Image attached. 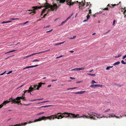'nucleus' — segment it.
Returning <instances> with one entry per match:
<instances>
[{
    "mask_svg": "<svg viewBox=\"0 0 126 126\" xmlns=\"http://www.w3.org/2000/svg\"><path fill=\"white\" fill-rule=\"evenodd\" d=\"M115 20H114L113 22V25H115Z\"/></svg>",
    "mask_w": 126,
    "mask_h": 126,
    "instance_id": "nucleus-53",
    "label": "nucleus"
},
{
    "mask_svg": "<svg viewBox=\"0 0 126 126\" xmlns=\"http://www.w3.org/2000/svg\"><path fill=\"white\" fill-rule=\"evenodd\" d=\"M121 63L122 64H126V62H125L123 60H122L121 61Z\"/></svg>",
    "mask_w": 126,
    "mask_h": 126,
    "instance_id": "nucleus-39",
    "label": "nucleus"
},
{
    "mask_svg": "<svg viewBox=\"0 0 126 126\" xmlns=\"http://www.w3.org/2000/svg\"><path fill=\"white\" fill-rule=\"evenodd\" d=\"M44 113V112H41V113H38V114H36V115H40L42 114H43V113Z\"/></svg>",
    "mask_w": 126,
    "mask_h": 126,
    "instance_id": "nucleus-46",
    "label": "nucleus"
},
{
    "mask_svg": "<svg viewBox=\"0 0 126 126\" xmlns=\"http://www.w3.org/2000/svg\"><path fill=\"white\" fill-rule=\"evenodd\" d=\"M66 1V2H67V4L71 6L74 3L71 1V0H67Z\"/></svg>",
    "mask_w": 126,
    "mask_h": 126,
    "instance_id": "nucleus-5",
    "label": "nucleus"
},
{
    "mask_svg": "<svg viewBox=\"0 0 126 126\" xmlns=\"http://www.w3.org/2000/svg\"><path fill=\"white\" fill-rule=\"evenodd\" d=\"M88 115H89V117H90V116H95V115L94 114H91L90 113H88Z\"/></svg>",
    "mask_w": 126,
    "mask_h": 126,
    "instance_id": "nucleus-40",
    "label": "nucleus"
},
{
    "mask_svg": "<svg viewBox=\"0 0 126 126\" xmlns=\"http://www.w3.org/2000/svg\"><path fill=\"white\" fill-rule=\"evenodd\" d=\"M76 37V36H73V37L69 38V39H74Z\"/></svg>",
    "mask_w": 126,
    "mask_h": 126,
    "instance_id": "nucleus-41",
    "label": "nucleus"
},
{
    "mask_svg": "<svg viewBox=\"0 0 126 126\" xmlns=\"http://www.w3.org/2000/svg\"><path fill=\"white\" fill-rule=\"evenodd\" d=\"M113 67V66H108L106 68V70H108L110 69V68H112Z\"/></svg>",
    "mask_w": 126,
    "mask_h": 126,
    "instance_id": "nucleus-36",
    "label": "nucleus"
},
{
    "mask_svg": "<svg viewBox=\"0 0 126 126\" xmlns=\"http://www.w3.org/2000/svg\"><path fill=\"white\" fill-rule=\"evenodd\" d=\"M122 56V54H119L118 55V57H120Z\"/></svg>",
    "mask_w": 126,
    "mask_h": 126,
    "instance_id": "nucleus-60",
    "label": "nucleus"
},
{
    "mask_svg": "<svg viewBox=\"0 0 126 126\" xmlns=\"http://www.w3.org/2000/svg\"><path fill=\"white\" fill-rule=\"evenodd\" d=\"M90 18V16L89 15V14H88L87 16V20H88V19Z\"/></svg>",
    "mask_w": 126,
    "mask_h": 126,
    "instance_id": "nucleus-43",
    "label": "nucleus"
},
{
    "mask_svg": "<svg viewBox=\"0 0 126 126\" xmlns=\"http://www.w3.org/2000/svg\"><path fill=\"white\" fill-rule=\"evenodd\" d=\"M43 84V83L40 82L38 84V85L37 86V88L36 89L38 90L41 87L42 85Z\"/></svg>",
    "mask_w": 126,
    "mask_h": 126,
    "instance_id": "nucleus-12",
    "label": "nucleus"
},
{
    "mask_svg": "<svg viewBox=\"0 0 126 126\" xmlns=\"http://www.w3.org/2000/svg\"><path fill=\"white\" fill-rule=\"evenodd\" d=\"M82 82V81H78V82H76V83H80L81 82Z\"/></svg>",
    "mask_w": 126,
    "mask_h": 126,
    "instance_id": "nucleus-58",
    "label": "nucleus"
},
{
    "mask_svg": "<svg viewBox=\"0 0 126 126\" xmlns=\"http://www.w3.org/2000/svg\"><path fill=\"white\" fill-rule=\"evenodd\" d=\"M126 55H125L124 56H123V57L122 58L123 59H125L126 58Z\"/></svg>",
    "mask_w": 126,
    "mask_h": 126,
    "instance_id": "nucleus-59",
    "label": "nucleus"
},
{
    "mask_svg": "<svg viewBox=\"0 0 126 126\" xmlns=\"http://www.w3.org/2000/svg\"><path fill=\"white\" fill-rule=\"evenodd\" d=\"M38 66V65H32V66H26V68L27 69V68H32V67H36Z\"/></svg>",
    "mask_w": 126,
    "mask_h": 126,
    "instance_id": "nucleus-15",
    "label": "nucleus"
},
{
    "mask_svg": "<svg viewBox=\"0 0 126 126\" xmlns=\"http://www.w3.org/2000/svg\"><path fill=\"white\" fill-rule=\"evenodd\" d=\"M85 116V117L87 118H89V116H88L87 115H83V116H82L80 117L78 116V118H81V117H83L84 116Z\"/></svg>",
    "mask_w": 126,
    "mask_h": 126,
    "instance_id": "nucleus-18",
    "label": "nucleus"
},
{
    "mask_svg": "<svg viewBox=\"0 0 126 126\" xmlns=\"http://www.w3.org/2000/svg\"><path fill=\"white\" fill-rule=\"evenodd\" d=\"M96 85H97L96 86V87H101L102 86V85H100L99 84H97Z\"/></svg>",
    "mask_w": 126,
    "mask_h": 126,
    "instance_id": "nucleus-50",
    "label": "nucleus"
},
{
    "mask_svg": "<svg viewBox=\"0 0 126 126\" xmlns=\"http://www.w3.org/2000/svg\"><path fill=\"white\" fill-rule=\"evenodd\" d=\"M53 116L54 115H52L50 116H48L47 117L43 116L41 118L40 117L38 119L35 120L33 122H36L38 121H40L42 120H45L46 119H51V118H52V116Z\"/></svg>",
    "mask_w": 126,
    "mask_h": 126,
    "instance_id": "nucleus-2",
    "label": "nucleus"
},
{
    "mask_svg": "<svg viewBox=\"0 0 126 126\" xmlns=\"http://www.w3.org/2000/svg\"><path fill=\"white\" fill-rule=\"evenodd\" d=\"M20 97V98H18L19 100L20 99H22L23 100H25V98L24 97V96L22 95V97Z\"/></svg>",
    "mask_w": 126,
    "mask_h": 126,
    "instance_id": "nucleus-22",
    "label": "nucleus"
},
{
    "mask_svg": "<svg viewBox=\"0 0 126 126\" xmlns=\"http://www.w3.org/2000/svg\"><path fill=\"white\" fill-rule=\"evenodd\" d=\"M79 3L81 4L82 6H85V3H84L83 1H82L81 2H79Z\"/></svg>",
    "mask_w": 126,
    "mask_h": 126,
    "instance_id": "nucleus-19",
    "label": "nucleus"
},
{
    "mask_svg": "<svg viewBox=\"0 0 126 126\" xmlns=\"http://www.w3.org/2000/svg\"><path fill=\"white\" fill-rule=\"evenodd\" d=\"M32 86H31L29 88V90H28V93L30 92L31 91H32L33 90H34V88H33V87H32Z\"/></svg>",
    "mask_w": 126,
    "mask_h": 126,
    "instance_id": "nucleus-8",
    "label": "nucleus"
},
{
    "mask_svg": "<svg viewBox=\"0 0 126 126\" xmlns=\"http://www.w3.org/2000/svg\"><path fill=\"white\" fill-rule=\"evenodd\" d=\"M66 22L67 21L65 20L64 21L62 22L61 24L59 25V26L63 25V24Z\"/></svg>",
    "mask_w": 126,
    "mask_h": 126,
    "instance_id": "nucleus-30",
    "label": "nucleus"
},
{
    "mask_svg": "<svg viewBox=\"0 0 126 126\" xmlns=\"http://www.w3.org/2000/svg\"><path fill=\"white\" fill-rule=\"evenodd\" d=\"M12 21H3L1 22V24H4V23H9L11 22H12Z\"/></svg>",
    "mask_w": 126,
    "mask_h": 126,
    "instance_id": "nucleus-25",
    "label": "nucleus"
},
{
    "mask_svg": "<svg viewBox=\"0 0 126 126\" xmlns=\"http://www.w3.org/2000/svg\"><path fill=\"white\" fill-rule=\"evenodd\" d=\"M93 116H90V117H89V118H90L91 119H93L94 120H95L96 119Z\"/></svg>",
    "mask_w": 126,
    "mask_h": 126,
    "instance_id": "nucleus-29",
    "label": "nucleus"
},
{
    "mask_svg": "<svg viewBox=\"0 0 126 126\" xmlns=\"http://www.w3.org/2000/svg\"><path fill=\"white\" fill-rule=\"evenodd\" d=\"M39 61V60H37H37H34L32 61V62H35L36 61Z\"/></svg>",
    "mask_w": 126,
    "mask_h": 126,
    "instance_id": "nucleus-49",
    "label": "nucleus"
},
{
    "mask_svg": "<svg viewBox=\"0 0 126 126\" xmlns=\"http://www.w3.org/2000/svg\"><path fill=\"white\" fill-rule=\"evenodd\" d=\"M90 3V2H87V5H86V6L87 7L88 5H89V4Z\"/></svg>",
    "mask_w": 126,
    "mask_h": 126,
    "instance_id": "nucleus-64",
    "label": "nucleus"
},
{
    "mask_svg": "<svg viewBox=\"0 0 126 126\" xmlns=\"http://www.w3.org/2000/svg\"><path fill=\"white\" fill-rule=\"evenodd\" d=\"M120 62L119 61H118L117 62H116L115 63H114L113 64V66H115V65H119V64H120Z\"/></svg>",
    "mask_w": 126,
    "mask_h": 126,
    "instance_id": "nucleus-20",
    "label": "nucleus"
},
{
    "mask_svg": "<svg viewBox=\"0 0 126 126\" xmlns=\"http://www.w3.org/2000/svg\"><path fill=\"white\" fill-rule=\"evenodd\" d=\"M16 50H12V51H8V52H5V54H6L7 53H9L12 52H13L15 51H16Z\"/></svg>",
    "mask_w": 126,
    "mask_h": 126,
    "instance_id": "nucleus-27",
    "label": "nucleus"
},
{
    "mask_svg": "<svg viewBox=\"0 0 126 126\" xmlns=\"http://www.w3.org/2000/svg\"><path fill=\"white\" fill-rule=\"evenodd\" d=\"M61 117H58H58H57L56 116H53V117H52V119H54L55 118H57L58 119H60V118Z\"/></svg>",
    "mask_w": 126,
    "mask_h": 126,
    "instance_id": "nucleus-26",
    "label": "nucleus"
},
{
    "mask_svg": "<svg viewBox=\"0 0 126 126\" xmlns=\"http://www.w3.org/2000/svg\"><path fill=\"white\" fill-rule=\"evenodd\" d=\"M49 101H43V102H40V103H38V104H40V103H45V102H48Z\"/></svg>",
    "mask_w": 126,
    "mask_h": 126,
    "instance_id": "nucleus-51",
    "label": "nucleus"
},
{
    "mask_svg": "<svg viewBox=\"0 0 126 126\" xmlns=\"http://www.w3.org/2000/svg\"><path fill=\"white\" fill-rule=\"evenodd\" d=\"M32 11H31L30 12V11H27V13H28L29 14H31L32 13H33V12H31Z\"/></svg>",
    "mask_w": 126,
    "mask_h": 126,
    "instance_id": "nucleus-45",
    "label": "nucleus"
},
{
    "mask_svg": "<svg viewBox=\"0 0 126 126\" xmlns=\"http://www.w3.org/2000/svg\"><path fill=\"white\" fill-rule=\"evenodd\" d=\"M42 7V6L38 7L37 6H33L32 7V8L33 9V10H34V11H35V10L37 9L38 8L41 9Z\"/></svg>",
    "mask_w": 126,
    "mask_h": 126,
    "instance_id": "nucleus-10",
    "label": "nucleus"
},
{
    "mask_svg": "<svg viewBox=\"0 0 126 126\" xmlns=\"http://www.w3.org/2000/svg\"><path fill=\"white\" fill-rule=\"evenodd\" d=\"M87 74L88 75H90L93 77H95V75L94 74H90L89 73H87Z\"/></svg>",
    "mask_w": 126,
    "mask_h": 126,
    "instance_id": "nucleus-33",
    "label": "nucleus"
},
{
    "mask_svg": "<svg viewBox=\"0 0 126 126\" xmlns=\"http://www.w3.org/2000/svg\"><path fill=\"white\" fill-rule=\"evenodd\" d=\"M92 113H94V114H95V115H95V116H96L97 118H102V115H98L96 114V113L94 112H92Z\"/></svg>",
    "mask_w": 126,
    "mask_h": 126,
    "instance_id": "nucleus-6",
    "label": "nucleus"
},
{
    "mask_svg": "<svg viewBox=\"0 0 126 126\" xmlns=\"http://www.w3.org/2000/svg\"><path fill=\"white\" fill-rule=\"evenodd\" d=\"M32 86H33V88H34V90L35 89H36L37 88V85H33Z\"/></svg>",
    "mask_w": 126,
    "mask_h": 126,
    "instance_id": "nucleus-32",
    "label": "nucleus"
},
{
    "mask_svg": "<svg viewBox=\"0 0 126 126\" xmlns=\"http://www.w3.org/2000/svg\"><path fill=\"white\" fill-rule=\"evenodd\" d=\"M58 1V6H57L56 4H54L52 5H49L48 4L45 5L44 7L45 8L41 12V15H42L43 14L47 11L46 10L48 9V11H56L60 5H59L60 3H63L66 0H57Z\"/></svg>",
    "mask_w": 126,
    "mask_h": 126,
    "instance_id": "nucleus-1",
    "label": "nucleus"
},
{
    "mask_svg": "<svg viewBox=\"0 0 126 126\" xmlns=\"http://www.w3.org/2000/svg\"><path fill=\"white\" fill-rule=\"evenodd\" d=\"M37 53H33L32 54H30V55H29L28 56H26L23 57V59H25L28 57H30V56H31L33 55L37 54Z\"/></svg>",
    "mask_w": 126,
    "mask_h": 126,
    "instance_id": "nucleus-9",
    "label": "nucleus"
},
{
    "mask_svg": "<svg viewBox=\"0 0 126 126\" xmlns=\"http://www.w3.org/2000/svg\"><path fill=\"white\" fill-rule=\"evenodd\" d=\"M20 97H18L15 99H14L13 98H11L10 100V102H12L11 104L14 103H17L19 104L20 103L21 101L19 100L18 98H20Z\"/></svg>",
    "mask_w": 126,
    "mask_h": 126,
    "instance_id": "nucleus-3",
    "label": "nucleus"
},
{
    "mask_svg": "<svg viewBox=\"0 0 126 126\" xmlns=\"http://www.w3.org/2000/svg\"><path fill=\"white\" fill-rule=\"evenodd\" d=\"M43 99V98H42V99H34V101H36V100H41Z\"/></svg>",
    "mask_w": 126,
    "mask_h": 126,
    "instance_id": "nucleus-44",
    "label": "nucleus"
},
{
    "mask_svg": "<svg viewBox=\"0 0 126 126\" xmlns=\"http://www.w3.org/2000/svg\"><path fill=\"white\" fill-rule=\"evenodd\" d=\"M50 49H49L47 50H46V51H42V52H39V53H37V54H39V53H44V52H45L47 51H50Z\"/></svg>",
    "mask_w": 126,
    "mask_h": 126,
    "instance_id": "nucleus-28",
    "label": "nucleus"
},
{
    "mask_svg": "<svg viewBox=\"0 0 126 126\" xmlns=\"http://www.w3.org/2000/svg\"><path fill=\"white\" fill-rule=\"evenodd\" d=\"M110 110V109H108L107 110H105L104 112V113H106L108 112Z\"/></svg>",
    "mask_w": 126,
    "mask_h": 126,
    "instance_id": "nucleus-38",
    "label": "nucleus"
},
{
    "mask_svg": "<svg viewBox=\"0 0 126 126\" xmlns=\"http://www.w3.org/2000/svg\"><path fill=\"white\" fill-rule=\"evenodd\" d=\"M28 11L30 12L31 11H32L31 12H33V13H32V14H32V15H33L34 14H35L36 13V12L35 11H34V10H28Z\"/></svg>",
    "mask_w": 126,
    "mask_h": 126,
    "instance_id": "nucleus-16",
    "label": "nucleus"
},
{
    "mask_svg": "<svg viewBox=\"0 0 126 126\" xmlns=\"http://www.w3.org/2000/svg\"><path fill=\"white\" fill-rule=\"evenodd\" d=\"M27 123H22L21 124H17L16 125H14L13 126H20L23 125H26L27 124Z\"/></svg>",
    "mask_w": 126,
    "mask_h": 126,
    "instance_id": "nucleus-13",
    "label": "nucleus"
},
{
    "mask_svg": "<svg viewBox=\"0 0 126 126\" xmlns=\"http://www.w3.org/2000/svg\"><path fill=\"white\" fill-rule=\"evenodd\" d=\"M119 4H109L107 5L108 6L111 7V8H113L114 6H116L117 5H118Z\"/></svg>",
    "mask_w": 126,
    "mask_h": 126,
    "instance_id": "nucleus-7",
    "label": "nucleus"
},
{
    "mask_svg": "<svg viewBox=\"0 0 126 126\" xmlns=\"http://www.w3.org/2000/svg\"><path fill=\"white\" fill-rule=\"evenodd\" d=\"M58 116V117H61V118L60 119H61L62 118H64V117H65V116H64V115L62 116L61 115H59Z\"/></svg>",
    "mask_w": 126,
    "mask_h": 126,
    "instance_id": "nucleus-37",
    "label": "nucleus"
},
{
    "mask_svg": "<svg viewBox=\"0 0 126 126\" xmlns=\"http://www.w3.org/2000/svg\"><path fill=\"white\" fill-rule=\"evenodd\" d=\"M10 102V100L9 101H8V100L5 101H4L2 104H1L3 106L4 105H5L6 104Z\"/></svg>",
    "mask_w": 126,
    "mask_h": 126,
    "instance_id": "nucleus-11",
    "label": "nucleus"
},
{
    "mask_svg": "<svg viewBox=\"0 0 126 126\" xmlns=\"http://www.w3.org/2000/svg\"><path fill=\"white\" fill-rule=\"evenodd\" d=\"M12 72V71H10L7 73V74H9L11 73Z\"/></svg>",
    "mask_w": 126,
    "mask_h": 126,
    "instance_id": "nucleus-62",
    "label": "nucleus"
},
{
    "mask_svg": "<svg viewBox=\"0 0 126 126\" xmlns=\"http://www.w3.org/2000/svg\"><path fill=\"white\" fill-rule=\"evenodd\" d=\"M71 17V16H69L66 18L65 20L67 21Z\"/></svg>",
    "mask_w": 126,
    "mask_h": 126,
    "instance_id": "nucleus-48",
    "label": "nucleus"
},
{
    "mask_svg": "<svg viewBox=\"0 0 126 126\" xmlns=\"http://www.w3.org/2000/svg\"><path fill=\"white\" fill-rule=\"evenodd\" d=\"M78 69H79L78 68H76L73 69H72L71 71H79V70Z\"/></svg>",
    "mask_w": 126,
    "mask_h": 126,
    "instance_id": "nucleus-35",
    "label": "nucleus"
},
{
    "mask_svg": "<svg viewBox=\"0 0 126 126\" xmlns=\"http://www.w3.org/2000/svg\"><path fill=\"white\" fill-rule=\"evenodd\" d=\"M67 114L68 115V117H70L71 118H72L73 117L74 118H78V117H77L78 116H79V114H77L76 115L74 114V113H68V112H64V113H63V114Z\"/></svg>",
    "mask_w": 126,
    "mask_h": 126,
    "instance_id": "nucleus-4",
    "label": "nucleus"
},
{
    "mask_svg": "<svg viewBox=\"0 0 126 126\" xmlns=\"http://www.w3.org/2000/svg\"><path fill=\"white\" fill-rule=\"evenodd\" d=\"M85 92V91H80V92H79L76 93H74L75 94H83Z\"/></svg>",
    "mask_w": 126,
    "mask_h": 126,
    "instance_id": "nucleus-14",
    "label": "nucleus"
},
{
    "mask_svg": "<svg viewBox=\"0 0 126 126\" xmlns=\"http://www.w3.org/2000/svg\"><path fill=\"white\" fill-rule=\"evenodd\" d=\"M40 2L43 1L42 3V4H45V3L46 2V0H40Z\"/></svg>",
    "mask_w": 126,
    "mask_h": 126,
    "instance_id": "nucleus-21",
    "label": "nucleus"
},
{
    "mask_svg": "<svg viewBox=\"0 0 126 126\" xmlns=\"http://www.w3.org/2000/svg\"><path fill=\"white\" fill-rule=\"evenodd\" d=\"M52 105H46V106H42L40 108H42L43 107H44V108H47V107H50L51 106H52Z\"/></svg>",
    "mask_w": 126,
    "mask_h": 126,
    "instance_id": "nucleus-24",
    "label": "nucleus"
},
{
    "mask_svg": "<svg viewBox=\"0 0 126 126\" xmlns=\"http://www.w3.org/2000/svg\"><path fill=\"white\" fill-rule=\"evenodd\" d=\"M28 22H29L28 21H27L23 23H22V24H21L24 25L25 24H26L27 23H28Z\"/></svg>",
    "mask_w": 126,
    "mask_h": 126,
    "instance_id": "nucleus-47",
    "label": "nucleus"
},
{
    "mask_svg": "<svg viewBox=\"0 0 126 126\" xmlns=\"http://www.w3.org/2000/svg\"><path fill=\"white\" fill-rule=\"evenodd\" d=\"M89 14H91V13H92L91 10L90 9H89Z\"/></svg>",
    "mask_w": 126,
    "mask_h": 126,
    "instance_id": "nucleus-52",
    "label": "nucleus"
},
{
    "mask_svg": "<svg viewBox=\"0 0 126 126\" xmlns=\"http://www.w3.org/2000/svg\"><path fill=\"white\" fill-rule=\"evenodd\" d=\"M65 42V41H64L63 42H61V43H55V44H54V46H57V45H61V44H62L63 43H64Z\"/></svg>",
    "mask_w": 126,
    "mask_h": 126,
    "instance_id": "nucleus-23",
    "label": "nucleus"
},
{
    "mask_svg": "<svg viewBox=\"0 0 126 126\" xmlns=\"http://www.w3.org/2000/svg\"><path fill=\"white\" fill-rule=\"evenodd\" d=\"M85 67H82L81 68H78V69L79 70H83L85 69Z\"/></svg>",
    "mask_w": 126,
    "mask_h": 126,
    "instance_id": "nucleus-34",
    "label": "nucleus"
},
{
    "mask_svg": "<svg viewBox=\"0 0 126 126\" xmlns=\"http://www.w3.org/2000/svg\"><path fill=\"white\" fill-rule=\"evenodd\" d=\"M111 114L113 115H114V117H115L117 118H120V117H119L117 116H115V115L113 113Z\"/></svg>",
    "mask_w": 126,
    "mask_h": 126,
    "instance_id": "nucleus-42",
    "label": "nucleus"
},
{
    "mask_svg": "<svg viewBox=\"0 0 126 126\" xmlns=\"http://www.w3.org/2000/svg\"><path fill=\"white\" fill-rule=\"evenodd\" d=\"M63 114V113H57V115H58L59 114H62V115H64L65 116V118L67 117H68V114H65H65Z\"/></svg>",
    "mask_w": 126,
    "mask_h": 126,
    "instance_id": "nucleus-17",
    "label": "nucleus"
},
{
    "mask_svg": "<svg viewBox=\"0 0 126 126\" xmlns=\"http://www.w3.org/2000/svg\"><path fill=\"white\" fill-rule=\"evenodd\" d=\"M52 29L50 31H47V32H46V33H48V32H50L51 31H52Z\"/></svg>",
    "mask_w": 126,
    "mask_h": 126,
    "instance_id": "nucleus-61",
    "label": "nucleus"
},
{
    "mask_svg": "<svg viewBox=\"0 0 126 126\" xmlns=\"http://www.w3.org/2000/svg\"><path fill=\"white\" fill-rule=\"evenodd\" d=\"M108 7L107 8H104V9H103V10H108Z\"/></svg>",
    "mask_w": 126,
    "mask_h": 126,
    "instance_id": "nucleus-54",
    "label": "nucleus"
},
{
    "mask_svg": "<svg viewBox=\"0 0 126 126\" xmlns=\"http://www.w3.org/2000/svg\"><path fill=\"white\" fill-rule=\"evenodd\" d=\"M47 13L45 14L42 17H41V18H43L45 17V16H46L47 15Z\"/></svg>",
    "mask_w": 126,
    "mask_h": 126,
    "instance_id": "nucleus-57",
    "label": "nucleus"
},
{
    "mask_svg": "<svg viewBox=\"0 0 126 126\" xmlns=\"http://www.w3.org/2000/svg\"><path fill=\"white\" fill-rule=\"evenodd\" d=\"M94 83H96V82L95 81L93 80L92 81V84H94Z\"/></svg>",
    "mask_w": 126,
    "mask_h": 126,
    "instance_id": "nucleus-56",
    "label": "nucleus"
},
{
    "mask_svg": "<svg viewBox=\"0 0 126 126\" xmlns=\"http://www.w3.org/2000/svg\"><path fill=\"white\" fill-rule=\"evenodd\" d=\"M57 80V79H52L51 80V81L52 82H53V81H56Z\"/></svg>",
    "mask_w": 126,
    "mask_h": 126,
    "instance_id": "nucleus-63",
    "label": "nucleus"
},
{
    "mask_svg": "<svg viewBox=\"0 0 126 126\" xmlns=\"http://www.w3.org/2000/svg\"><path fill=\"white\" fill-rule=\"evenodd\" d=\"M6 71H5L4 72H3V73H2L1 74H0V76H1L3 75L6 72Z\"/></svg>",
    "mask_w": 126,
    "mask_h": 126,
    "instance_id": "nucleus-55",
    "label": "nucleus"
},
{
    "mask_svg": "<svg viewBox=\"0 0 126 126\" xmlns=\"http://www.w3.org/2000/svg\"><path fill=\"white\" fill-rule=\"evenodd\" d=\"M96 85H92L90 86V87L92 88H94L95 87H96Z\"/></svg>",
    "mask_w": 126,
    "mask_h": 126,
    "instance_id": "nucleus-31",
    "label": "nucleus"
}]
</instances>
